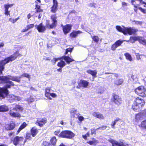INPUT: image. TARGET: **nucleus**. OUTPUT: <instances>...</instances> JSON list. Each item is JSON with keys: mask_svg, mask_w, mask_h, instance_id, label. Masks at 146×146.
Returning <instances> with one entry per match:
<instances>
[{"mask_svg": "<svg viewBox=\"0 0 146 146\" xmlns=\"http://www.w3.org/2000/svg\"><path fill=\"white\" fill-rule=\"evenodd\" d=\"M21 78V76H2L0 77V80L2 82L4 83H7V84L6 85V88H5L7 89L8 88H9L11 86H14L13 83L11 81H9V80H11L13 81H15L18 82H20V79Z\"/></svg>", "mask_w": 146, "mask_h": 146, "instance_id": "1", "label": "nucleus"}, {"mask_svg": "<svg viewBox=\"0 0 146 146\" xmlns=\"http://www.w3.org/2000/svg\"><path fill=\"white\" fill-rule=\"evenodd\" d=\"M19 55V52L17 51L10 56L7 58L1 61L0 62V74L2 73V71L4 69V66L10 62H12Z\"/></svg>", "mask_w": 146, "mask_h": 146, "instance_id": "2", "label": "nucleus"}, {"mask_svg": "<svg viewBox=\"0 0 146 146\" xmlns=\"http://www.w3.org/2000/svg\"><path fill=\"white\" fill-rule=\"evenodd\" d=\"M8 91L7 89L0 88V97L3 98L6 96L8 98H10L11 100H16L19 101L21 100L22 98L19 96H16L13 95H8Z\"/></svg>", "mask_w": 146, "mask_h": 146, "instance_id": "3", "label": "nucleus"}, {"mask_svg": "<svg viewBox=\"0 0 146 146\" xmlns=\"http://www.w3.org/2000/svg\"><path fill=\"white\" fill-rule=\"evenodd\" d=\"M144 100L139 97L136 98L132 106V108L135 111H137L140 108L143 106L145 104Z\"/></svg>", "mask_w": 146, "mask_h": 146, "instance_id": "4", "label": "nucleus"}, {"mask_svg": "<svg viewBox=\"0 0 146 146\" xmlns=\"http://www.w3.org/2000/svg\"><path fill=\"white\" fill-rule=\"evenodd\" d=\"M60 136L67 139H71L75 136V134L70 131L66 130L62 131L59 134Z\"/></svg>", "mask_w": 146, "mask_h": 146, "instance_id": "5", "label": "nucleus"}, {"mask_svg": "<svg viewBox=\"0 0 146 146\" xmlns=\"http://www.w3.org/2000/svg\"><path fill=\"white\" fill-rule=\"evenodd\" d=\"M135 93L142 97H146V89L143 86H140L135 90Z\"/></svg>", "mask_w": 146, "mask_h": 146, "instance_id": "6", "label": "nucleus"}, {"mask_svg": "<svg viewBox=\"0 0 146 146\" xmlns=\"http://www.w3.org/2000/svg\"><path fill=\"white\" fill-rule=\"evenodd\" d=\"M51 19L53 23L50 25L49 23V21L47 20L46 23V27L52 29L56 26L57 24V22L56 20L57 17L55 15H53L51 16Z\"/></svg>", "mask_w": 146, "mask_h": 146, "instance_id": "7", "label": "nucleus"}, {"mask_svg": "<svg viewBox=\"0 0 146 146\" xmlns=\"http://www.w3.org/2000/svg\"><path fill=\"white\" fill-rule=\"evenodd\" d=\"M124 41L129 42H130V39L127 40H119L117 41L112 45L111 47V50L113 51L115 50L117 47L120 46Z\"/></svg>", "mask_w": 146, "mask_h": 146, "instance_id": "8", "label": "nucleus"}, {"mask_svg": "<svg viewBox=\"0 0 146 146\" xmlns=\"http://www.w3.org/2000/svg\"><path fill=\"white\" fill-rule=\"evenodd\" d=\"M124 35L128 34L129 35L135 34L137 31L138 30L133 28L125 27V28Z\"/></svg>", "mask_w": 146, "mask_h": 146, "instance_id": "9", "label": "nucleus"}, {"mask_svg": "<svg viewBox=\"0 0 146 146\" xmlns=\"http://www.w3.org/2000/svg\"><path fill=\"white\" fill-rule=\"evenodd\" d=\"M46 122V119L45 118H38L37 119L35 123L41 127L43 126Z\"/></svg>", "mask_w": 146, "mask_h": 146, "instance_id": "10", "label": "nucleus"}, {"mask_svg": "<svg viewBox=\"0 0 146 146\" xmlns=\"http://www.w3.org/2000/svg\"><path fill=\"white\" fill-rule=\"evenodd\" d=\"M53 5L51 8V11L53 13H55L58 10V3L56 0H53Z\"/></svg>", "mask_w": 146, "mask_h": 146, "instance_id": "11", "label": "nucleus"}, {"mask_svg": "<svg viewBox=\"0 0 146 146\" xmlns=\"http://www.w3.org/2000/svg\"><path fill=\"white\" fill-rule=\"evenodd\" d=\"M111 100L112 102L117 104H120L121 102V98L117 95H113Z\"/></svg>", "mask_w": 146, "mask_h": 146, "instance_id": "12", "label": "nucleus"}, {"mask_svg": "<svg viewBox=\"0 0 146 146\" xmlns=\"http://www.w3.org/2000/svg\"><path fill=\"white\" fill-rule=\"evenodd\" d=\"M23 139L24 138L22 137L16 136L14 138L13 144L16 146L21 141H23Z\"/></svg>", "mask_w": 146, "mask_h": 146, "instance_id": "13", "label": "nucleus"}, {"mask_svg": "<svg viewBox=\"0 0 146 146\" xmlns=\"http://www.w3.org/2000/svg\"><path fill=\"white\" fill-rule=\"evenodd\" d=\"M72 26L71 25H66L63 27V30L64 34H66L68 33L71 29Z\"/></svg>", "mask_w": 146, "mask_h": 146, "instance_id": "14", "label": "nucleus"}, {"mask_svg": "<svg viewBox=\"0 0 146 146\" xmlns=\"http://www.w3.org/2000/svg\"><path fill=\"white\" fill-rule=\"evenodd\" d=\"M15 127V123L14 122H12L10 124H6L5 125V129L8 130H12Z\"/></svg>", "mask_w": 146, "mask_h": 146, "instance_id": "15", "label": "nucleus"}, {"mask_svg": "<svg viewBox=\"0 0 146 146\" xmlns=\"http://www.w3.org/2000/svg\"><path fill=\"white\" fill-rule=\"evenodd\" d=\"M92 115L98 119H104V117L103 115L99 112H94L92 113Z\"/></svg>", "mask_w": 146, "mask_h": 146, "instance_id": "16", "label": "nucleus"}, {"mask_svg": "<svg viewBox=\"0 0 146 146\" xmlns=\"http://www.w3.org/2000/svg\"><path fill=\"white\" fill-rule=\"evenodd\" d=\"M36 27L39 32H43L46 29L45 27L42 23L36 26Z\"/></svg>", "mask_w": 146, "mask_h": 146, "instance_id": "17", "label": "nucleus"}, {"mask_svg": "<svg viewBox=\"0 0 146 146\" xmlns=\"http://www.w3.org/2000/svg\"><path fill=\"white\" fill-rule=\"evenodd\" d=\"M51 90L49 88H47L45 89V96L50 100H52V98L50 97V94L51 93Z\"/></svg>", "mask_w": 146, "mask_h": 146, "instance_id": "18", "label": "nucleus"}, {"mask_svg": "<svg viewBox=\"0 0 146 146\" xmlns=\"http://www.w3.org/2000/svg\"><path fill=\"white\" fill-rule=\"evenodd\" d=\"M38 132V130L35 127H32L31 129V134L33 137L35 136Z\"/></svg>", "mask_w": 146, "mask_h": 146, "instance_id": "19", "label": "nucleus"}, {"mask_svg": "<svg viewBox=\"0 0 146 146\" xmlns=\"http://www.w3.org/2000/svg\"><path fill=\"white\" fill-rule=\"evenodd\" d=\"M88 84L89 82L87 81L84 80H80V85L81 86L84 88H87Z\"/></svg>", "mask_w": 146, "mask_h": 146, "instance_id": "20", "label": "nucleus"}, {"mask_svg": "<svg viewBox=\"0 0 146 146\" xmlns=\"http://www.w3.org/2000/svg\"><path fill=\"white\" fill-rule=\"evenodd\" d=\"M82 33V32L79 31H74L70 33V35L72 38H75L78 34H80Z\"/></svg>", "mask_w": 146, "mask_h": 146, "instance_id": "21", "label": "nucleus"}, {"mask_svg": "<svg viewBox=\"0 0 146 146\" xmlns=\"http://www.w3.org/2000/svg\"><path fill=\"white\" fill-rule=\"evenodd\" d=\"M91 140L88 141L87 142L91 145H95L98 142L97 140L95 139L94 138H93L91 139Z\"/></svg>", "mask_w": 146, "mask_h": 146, "instance_id": "22", "label": "nucleus"}, {"mask_svg": "<svg viewBox=\"0 0 146 146\" xmlns=\"http://www.w3.org/2000/svg\"><path fill=\"white\" fill-rule=\"evenodd\" d=\"M9 108L5 105H3L0 106V112H5L8 111Z\"/></svg>", "mask_w": 146, "mask_h": 146, "instance_id": "23", "label": "nucleus"}, {"mask_svg": "<svg viewBox=\"0 0 146 146\" xmlns=\"http://www.w3.org/2000/svg\"><path fill=\"white\" fill-rule=\"evenodd\" d=\"M131 3L132 5H133L135 8L134 9V11L136 13L137 12V9H138V7L140 6L139 4H136L135 1L133 0L131 1Z\"/></svg>", "mask_w": 146, "mask_h": 146, "instance_id": "24", "label": "nucleus"}, {"mask_svg": "<svg viewBox=\"0 0 146 146\" xmlns=\"http://www.w3.org/2000/svg\"><path fill=\"white\" fill-rule=\"evenodd\" d=\"M9 114L11 116L14 117H20L21 116L20 115L19 113L15 112L11 109H10L9 111Z\"/></svg>", "mask_w": 146, "mask_h": 146, "instance_id": "25", "label": "nucleus"}, {"mask_svg": "<svg viewBox=\"0 0 146 146\" xmlns=\"http://www.w3.org/2000/svg\"><path fill=\"white\" fill-rule=\"evenodd\" d=\"M123 82V79H117L115 80L114 84L115 85L118 86L122 84Z\"/></svg>", "mask_w": 146, "mask_h": 146, "instance_id": "26", "label": "nucleus"}, {"mask_svg": "<svg viewBox=\"0 0 146 146\" xmlns=\"http://www.w3.org/2000/svg\"><path fill=\"white\" fill-rule=\"evenodd\" d=\"M87 72L88 73L91 74L93 77H96V74H97V71L96 70H88L87 71Z\"/></svg>", "mask_w": 146, "mask_h": 146, "instance_id": "27", "label": "nucleus"}, {"mask_svg": "<svg viewBox=\"0 0 146 146\" xmlns=\"http://www.w3.org/2000/svg\"><path fill=\"white\" fill-rule=\"evenodd\" d=\"M56 141L57 139L55 137H52L50 139V144H48V146H50L51 144L53 145V146H55L54 145L56 144Z\"/></svg>", "mask_w": 146, "mask_h": 146, "instance_id": "28", "label": "nucleus"}, {"mask_svg": "<svg viewBox=\"0 0 146 146\" xmlns=\"http://www.w3.org/2000/svg\"><path fill=\"white\" fill-rule=\"evenodd\" d=\"M139 36H131L130 38V42L131 43H134L136 41H138Z\"/></svg>", "mask_w": 146, "mask_h": 146, "instance_id": "29", "label": "nucleus"}, {"mask_svg": "<svg viewBox=\"0 0 146 146\" xmlns=\"http://www.w3.org/2000/svg\"><path fill=\"white\" fill-rule=\"evenodd\" d=\"M27 125V123L25 122H24L20 126L17 131L18 134L22 130L25 128Z\"/></svg>", "mask_w": 146, "mask_h": 146, "instance_id": "30", "label": "nucleus"}, {"mask_svg": "<svg viewBox=\"0 0 146 146\" xmlns=\"http://www.w3.org/2000/svg\"><path fill=\"white\" fill-rule=\"evenodd\" d=\"M138 41L140 43L143 45H146V40L143 37L139 36Z\"/></svg>", "mask_w": 146, "mask_h": 146, "instance_id": "31", "label": "nucleus"}, {"mask_svg": "<svg viewBox=\"0 0 146 146\" xmlns=\"http://www.w3.org/2000/svg\"><path fill=\"white\" fill-rule=\"evenodd\" d=\"M123 28H122L120 26H116V29L122 33L124 34V32L125 31V27H123Z\"/></svg>", "mask_w": 146, "mask_h": 146, "instance_id": "32", "label": "nucleus"}, {"mask_svg": "<svg viewBox=\"0 0 146 146\" xmlns=\"http://www.w3.org/2000/svg\"><path fill=\"white\" fill-rule=\"evenodd\" d=\"M13 110L16 111H22L23 110V108L19 105H16L15 107L14 108Z\"/></svg>", "mask_w": 146, "mask_h": 146, "instance_id": "33", "label": "nucleus"}, {"mask_svg": "<svg viewBox=\"0 0 146 146\" xmlns=\"http://www.w3.org/2000/svg\"><path fill=\"white\" fill-rule=\"evenodd\" d=\"M71 115L74 117L77 118L79 114L77 113L76 110H74L71 112Z\"/></svg>", "mask_w": 146, "mask_h": 146, "instance_id": "34", "label": "nucleus"}, {"mask_svg": "<svg viewBox=\"0 0 146 146\" xmlns=\"http://www.w3.org/2000/svg\"><path fill=\"white\" fill-rule=\"evenodd\" d=\"M64 60L68 64H69L70 62L73 61L74 60L70 58L69 56H66L64 57Z\"/></svg>", "mask_w": 146, "mask_h": 146, "instance_id": "35", "label": "nucleus"}, {"mask_svg": "<svg viewBox=\"0 0 146 146\" xmlns=\"http://www.w3.org/2000/svg\"><path fill=\"white\" fill-rule=\"evenodd\" d=\"M65 65L66 63L64 61L62 60L60 61V62H58L57 64V66L61 68H62Z\"/></svg>", "mask_w": 146, "mask_h": 146, "instance_id": "36", "label": "nucleus"}, {"mask_svg": "<svg viewBox=\"0 0 146 146\" xmlns=\"http://www.w3.org/2000/svg\"><path fill=\"white\" fill-rule=\"evenodd\" d=\"M124 55L125 56L127 59L128 60L130 61L132 60V58L131 55L128 53H126Z\"/></svg>", "mask_w": 146, "mask_h": 146, "instance_id": "37", "label": "nucleus"}, {"mask_svg": "<svg viewBox=\"0 0 146 146\" xmlns=\"http://www.w3.org/2000/svg\"><path fill=\"white\" fill-rule=\"evenodd\" d=\"M14 4H9L8 3L6 4H5L4 5V7L5 9H9V7H12L14 5Z\"/></svg>", "mask_w": 146, "mask_h": 146, "instance_id": "38", "label": "nucleus"}, {"mask_svg": "<svg viewBox=\"0 0 146 146\" xmlns=\"http://www.w3.org/2000/svg\"><path fill=\"white\" fill-rule=\"evenodd\" d=\"M31 134H30L29 133H27L24 142V143H25V142H26L27 139H32V137H31Z\"/></svg>", "mask_w": 146, "mask_h": 146, "instance_id": "39", "label": "nucleus"}, {"mask_svg": "<svg viewBox=\"0 0 146 146\" xmlns=\"http://www.w3.org/2000/svg\"><path fill=\"white\" fill-rule=\"evenodd\" d=\"M93 40L95 42H98L99 40V38L97 36H92Z\"/></svg>", "mask_w": 146, "mask_h": 146, "instance_id": "40", "label": "nucleus"}, {"mask_svg": "<svg viewBox=\"0 0 146 146\" xmlns=\"http://www.w3.org/2000/svg\"><path fill=\"white\" fill-rule=\"evenodd\" d=\"M19 19V17H18L16 19H13L10 18L9 19V20L10 21L12 22L13 23H15L16 21Z\"/></svg>", "mask_w": 146, "mask_h": 146, "instance_id": "41", "label": "nucleus"}, {"mask_svg": "<svg viewBox=\"0 0 146 146\" xmlns=\"http://www.w3.org/2000/svg\"><path fill=\"white\" fill-rule=\"evenodd\" d=\"M141 126L142 127L146 129V120L142 122Z\"/></svg>", "mask_w": 146, "mask_h": 146, "instance_id": "42", "label": "nucleus"}, {"mask_svg": "<svg viewBox=\"0 0 146 146\" xmlns=\"http://www.w3.org/2000/svg\"><path fill=\"white\" fill-rule=\"evenodd\" d=\"M34 24H31L28 25L26 27V28H27L28 30L30 29L33 28L34 27Z\"/></svg>", "mask_w": 146, "mask_h": 146, "instance_id": "43", "label": "nucleus"}, {"mask_svg": "<svg viewBox=\"0 0 146 146\" xmlns=\"http://www.w3.org/2000/svg\"><path fill=\"white\" fill-rule=\"evenodd\" d=\"M20 76H21V78L23 77H26V78H29H29H30V75L27 73H24L22 75Z\"/></svg>", "mask_w": 146, "mask_h": 146, "instance_id": "44", "label": "nucleus"}, {"mask_svg": "<svg viewBox=\"0 0 146 146\" xmlns=\"http://www.w3.org/2000/svg\"><path fill=\"white\" fill-rule=\"evenodd\" d=\"M34 98H33V97L32 96H31L30 97V98L29 99H27L26 100V101H28L29 103H31L34 101Z\"/></svg>", "mask_w": 146, "mask_h": 146, "instance_id": "45", "label": "nucleus"}, {"mask_svg": "<svg viewBox=\"0 0 146 146\" xmlns=\"http://www.w3.org/2000/svg\"><path fill=\"white\" fill-rule=\"evenodd\" d=\"M77 117L78 118V120L80 122H81L82 121H84V117L82 116H79L78 115Z\"/></svg>", "mask_w": 146, "mask_h": 146, "instance_id": "46", "label": "nucleus"}, {"mask_svg": "<svg viewBox=\"0 0 146 146\" xmlns=\"http://www.w3.org/2000/svg\"><path fill=\"white\" fill-rule=\"evenodd\" d=\"M138 9L140 10L144 14H146V9H143L142 8L140 7H139L138 8Z\"/></svg>", "mask_w": 146, "mask_h": 146, "instance_id": "47", "label": "nucleus"}, {"mask_svg": "<svg viewBox=\"0 0 146 146\" xmlns=\"http://www.w3.org/2000/svg\"><path fill=\"white\" fill-rule=\"evenodd\" d=\"M89 133L88 132L85 135H82V137L84 139H86L87 137H89Z\"/></svg>", "mask_w": 146, "mask_h": 146, "instance_id": "48", "label": "nucleus"}, {"mask_svg": "<svg viewBox=\"0 0 146 146\" xmlns=\"http://www.w3.org/2000/svg\"><path fill=\"white\" fill-rule=\"evenodd\" d=\"M4 13L6 15H10V11H9L8 9H5Z\"/></svg>", "mask_w": 146, "mask_h": 146, "instance_id": "49", "label": "nucleus"}, {"mask_svg": "<svg viewBox=\"0 0 146 146\" xmlns=\"http://www.w3.org/2000/svg\"><path fill=\"white\" fill-rule=\"evenodd\" d=\"M136 54V58L137 59V60H140L141 59V56H144L143 55H139L137 53H135Z\"/></svg>", "mask_w": 146, "mask_h": 146, "instance_id": "50", "label": "nucleus"}, {"mask_svg": "<svg viewBox=\"0 0 146 146\" xmlns=\"http://www.w3.org/2000/svg\"><path fill=\"white\" fill-rule=\"evenodd\" d=\"M141 117V115L139 113L137 114L135 116V118L137 120H139Z\"/></svg>", "mask_w": 146, "mask_h": 146, "instance_id": "51", "label": "nucleus"}, {"mask_svg": "<svg viewBox=\"0 0 146 146\" xmlns=\"http://www.w3.org/2000/svg\"><path fill=\"white\" fill-rule=\"evenodd\" d=\"M72 49H73V48H67L66 50V52H65V54H67L68 52H71L72 50Z\"/></svg>", "mask_w": 146, "mask_h": 146, "instance_id": "52", "label": "nucleus"}, {"mask_svg": "<svg viewBox=\"0 0 146 146\" xmlns=\"http://www.w3.org/2000/svg\"><path fill=\"white\" fill-rule=\"evenodd\" d=\"M133 22H135V23L137 25H141L142 23V22L140 21H134Z\"/></svg>", "mask_w": 146, "mask_h": 146, "instance_id": "53", "label": "nucleus"}, {"mask_svg": "<svg viewBox=\"0 0 146 146\" xmlns=\"http://www.w3.org/2000/svg\"><path fill=\"white\" fill-rule=\"evenodd\" d=\"M50 94V96L53 98H56L57 97L56 94L54 93H51Z\"/></svg>", "mask_w": 146, "mask_h": 146, "instance_id": "54", "label": "nucleus"}, {"mask_svg": "<svg viewBox=\"0 0 146 146\" xmlns=\"http://www.w3.org/2000/svg\"><path fill=\"white\" fill-rule=\"evenodd\" d=\"M116 123L114 121H113L112 122V123L111 124V127L112 128H114V126L115 125Z\"/></svg>", "mask_w": 146, "mask_h": 146, "instance_id": "55", "label": "nucleus"}, {"mask_svg": "<svg viewBox=\"0 0 146 146\" xmlns=\"http://www.w3.org/2000/svg\"><path fill=\"white\" fill-rule=\"evenodd\" d=\"M96 129H91V133L92 134L94 133L96 130Z\"/></svg>", "mask_w": 146, "mask_h": 146, "instance_id": "56", "label": "nucleus"}, {"mask_svg": "<svg viewBox=\"0 0 146 146\" xmlns=\"http://www.w3.org/2000/svg\"><path fill=\"white\" fill-rule=\"evenodd\" d=\"M60 132V130H58L57 131H55L54 132V134L55 135H57Z\"/></svg>", "mask_w": 146, "mask_h": 146, "instance_id": "57", "label": "nucleus"}, {"mask_svg": "<svg viewBox=\"0 0 146 146\" xmlns=\"http://www.w3.org/2000/svg\"><path fill=\"white\" fill-rule=\"evenodd\" d=\"M36 11L37 12H42V10L40 8H38L37 9H36Z\"/></svg>", "mask_w": 146, "mask_h": 146, "instance_id": "58", "label": "nucleus"}, {"mask_svg": "<svg viewBox=\"0 0 146 146\" xmlns=\"http://www.w3.org/2000/svg\"><path fill=\"white\" fill-rule=\"evenodd\" d=\"M28 30V29H27V28H26V27L25 29H23L22 30L21 32H24L25 31H27Z\"/></svg>", "mask_w": 146, "mask_h": 146, "instance_id": "59", "label": "nucleus"}, {"mask_svg": "<svg viewBox=\"0 0 146 146\" xmlns=\"http://www.w3.org/2000/svg\"><path fill=\"white\" fill-rule=\"evenodd\" d=\"M122 5L123 6H126L127 5V3L125 2H123L122 3Z\"/></svg>", "mask_w": 146, "mask_h": 146, "instance_id": "60", "label": "nucleus"}, {"mask_svg": "<svg viewBox=\"0 0 146 146\" xmlns=\"http://www.w3.org/2000/svg\"><path fill=\"white\" fill-rule=\"evenodd\" d=\"M120 120V119L119 118H117L114 121L115 122H117V121Z\"/></svg>", "mask_w": 146, "mask_h": 146, "instance_id": "61", "label": "nucleus"}, {"mask_svg": "<svg viewBox=\"0 0 146 146\" xmlns=\"http://www.w3.org/2000/svg\"><path fill=\"white\" fill-rule=\"evenodd\" d=\"M31 17V15L30 13H29L27 16V17L28 19H30Z\"/></svg>", "mask_w": 146, "mask_h": 146, "instance_id": "62", "label": "nucleus"}, {"mask_svg": "<svg viewBox=\"0 0 146 146\" xmlns=\"http://www.w3.org/2000/svg\"><path fill=\"white\" fill-rule=\"evenodd\" d=\"M60 124H61V125H64V122L62 120L60 121Z\"/></svg>", "mask_w": 146, "mask_h": 146, "instance_id": "63", "label": "nucleus"}, {"mask_svg": "<svg viewBox=\"0 0 146 146\" xmlns=\"http://www.w3.org/2000/svg\"><path fill=\"white\" fill-rule=\"evenodd\" d=\"M40 7V6L38 5H36V9H38V8H39Z\"/></svg>", "mask_w": 146, "mask_h": 146, "instance_id": "64", "label": "nucleus"}]
</instances>
